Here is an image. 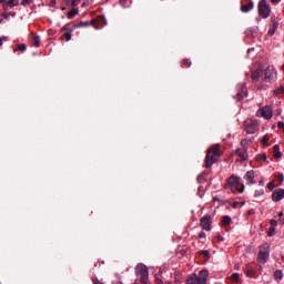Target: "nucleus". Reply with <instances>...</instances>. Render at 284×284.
Wrapping results in <instances>:
<instances>
[{"mask_svg": "<svg viewBox=\"0 0 284 284\" xmlns=\"http://www.w3.org/2000/svg\"><path fill=\"white\" fill-rule=\"evenodd\" d=\"M254 176H255L254 170L246 172V174L244 175V179L247 185H255L256 181H254Z\"/></svg>", "mask_w": 284, "mask_h": 284, "instance_id": "obj_13", "label": "nucleus"}, {"mask_svg": "<svg viewBox=\"0 0 284 284\" xmlns=\"http://www.w3.org/2000/svg\"><path fill=\"white\" fill-rule=\"evenodd\" d=\"M275 281H283V271L282 270H276L273 274Z\"/></svg>", "mask_w": 284, "mask_h": 284, "instance_id": "obj_21", "label": "nucleus"}, {"mask_svg": "<svg viewBox=\"0 0 284 284\" xmlns=\"http://www.w3.org/2000/svg\"><path fill=\"white\" fill-rule=\"evenodd\" d=\"M165 284H172L171 282H166Z\"/></svg>", "mask_w": 284, "mask_h": 284, "instance_id": "obj_62", "label": "nucleus"}, {"mask_svg": "<svg viewBox=\"0 0 284 284\" xmlns=\"http://www.w3.org/2000/svg\"><path fill=\"white\" fill-rule=\"evenodd\" d=\"M257 10L262 19H267L272 12V8H270V4H267V0H260Z\"/></svg>", "mask_w": 284, "mask_h": 284, "instance_id": "obj_6", "label": "nucleus"}, {"mask_svg": "<svg viewBox=\"0 0 284 284\" xmlns=\"http://www.w3.org/2000/svg\"><path fill=\"white\" fill-rule=\"evenodd\" d=\"M257 90H263V85H258V87H257Z\"/></svg>", "mask_w": 284, "mask_h": 284, "instance_id": "obj_56", "label": "nucleus"}, {"mask_svg": "<svg viewBox=\"0 0 284 284\" xmlns=\"http://www.w3.org/2000/svg\"><path fill=\"white\" fill-rule=\"evenodd\" d=\"M235 154H237V156H240V159L242 161H247V149L246 148L237 149L235 151Z\"/></svg>", "mask_w": 284, "mask_h": 284, "instance_id": "obj_15", "label": "nucleus"}, {"mask_svg": "<svg viewBox=\"0 0 284 284\" xmlns=\"http://www.w3.org/2000/svg\"><path fill=\"white\" fill-rule=\"evenodd\" d=\"M90 26H93V28H95L97 30H101V28L105 26V16H98L91 21H81L79 23L72 24L74 30H77V28H90Z\"/></svg>", "mask_w": 284, "mask_h": 284, "instance_id": "obj_2", "label": "nucleus"}, {"mask_svg": "<svg viewBox=\"0 0 284 284\" xmlns=\"http://www.w3.org/2000/svg\"><path fill=\"white\" fill-rule=\"evenodd\" d=\"M34 0H22L21 1V6H28L30 3H32Z\"/></svg>", "mask_w": 284, "mask_h": 284, "instance_id": "obj_37", "label": "nucleus"}, {"mask_svg": "<svg viewBox=\"0 0 284 284\" xmlns=\"http://www.w3.org/2000/svg\"><path fill=\"white\" fill-rule=\"evenodd\" d=\"M18 50L20 52H26V50H28V47L26 45V43L19 44L17 49H13V52H17Z\"/></svg>", "mask_w": 284, "mask_h": 284, "instance_id": "obj_28", "label": "nucleus"}, {"mask_svg": "<svg viewBox=\"0 0 284 284\" xmlns=\"http://www.w3.org/2000/svg\"><path fill=\"white\" fill-rule=\"evenodd\" d=\"M247 141H248V142H252V139H248V140H247V139H244V140H242V141H241V144L243 145V143H247Z\"/></svg>", "mask_w": 284, "mask_h": 284, "instance_id": "obj_46", "label": "nucleus"}, {"mask_svg": "<svg viewBox=\"0 0 284 284\" xmlns=\"http://www.w3.org/2000/svg\"><path fill=\"white\" fill-rule=\"evenodd\" d=\"M276 74L274 65H268L264 71H262V81L265 83H272L276 80Z\"/></svg>", "mask_w": 284, "mask_h": 284, "instance_id": "obj_5", "label": "nucleus"}, {"mask_svg": "<svg viewBox=\"0 0 284 284\" xmlns=\"http://www.w3.org/2000/svg\"><path fill=\"white\" fill-rule=\"evenodd\" d=\"M255 159L256 161H260V163L263 161H267V154L265 153L257 154Z\"/></svg>", "mask_w": 284, "mask_h": 284, "instance_id": "obj_27", "label": "nucleus"}, {"mask_svg": "<svg viewBox=\"0 0 284 284\" xmlns=\"http://www.w3.org/2000/svg\"><path fill=\"white\" fill-rule=\"evenodd\" d=\"M282 112H283V109H277L276 110L277 116H281Z\"/></svg>", "mask_w": 284, "mask_h": 284, "instance_id": "obj_48", "label": "nucleus"}, {"mask_svg": "<svg viewBox=\"0 0 284 284\" xmlns=\"http://www.w3.org/2000/svg\"><path fill=\"white\" fill-rule=\"evenodd\" d=\"M67 2L71 3L72 8H77L81 3V0H67Z\"/></svg>", "mask_w": 284, "mask_h": 284, "instance_id": "obj_30", "label": "nucleus"}, {"mask_svg": "<svg viewBox=\"0 0 284 284\" xmlns=\"http://www.w3.org/2000/svg\"><path fill=\"white\" fill-rule=\"evenodd\" d=\"M281 0H271V3H278Z\"/></svg>", "mask_w": 284, "mask_h": 284, "instance_id": "obj_54", "label": "nucleus"}, {"mask_svg": "<svg viewBox=\"0 0 284 284\" xmlns=\"http://www.w3.org/2000/svg\"><path fill=\"white\" fill-rule=\"evenodd\" d=\"M268 258H270V244L264 243L260 246L257 261H260V263H267Z\"/></svg>", "mask_w": 284, "mask_h": 284, "instance_id": "obj_8", "label": "nucleus"}, {"mask_svg": "<svg viewBox=\"0 0 284 284\" xmlns=\"http://www.w3.org/2000/svg\"><path fill=\"white\" fill-rule=\"evenodd\" d=\"M3 45V39L0 38V48Z\"/></svg>", "mask_w": 284, "mask_h": 284, "instance_id": "obj_55", "label": "nucleus"}, {"mask_svg": "<svg viewBox=\"0 0 284 284\" xmlns=\"http://www.w3.org/2000/svg\"><path fill=\"white\" fill-rule=\"evenodd\" d=\"M273 150L275 152V154H274L275 159H281L283 156V153L281 152V146L278 144H275L273 146Z\"/></svg>", "mask_w": 284, "mask_h": 284, "instance_id": "obj_19", "label": "nucleus"}, {"mask_svg": "<svg viewBox=\"0 0 284 284\" xmlns=\"http://www.w3.org/2000/svg\"><path fill=\"white\" fill-rule=\"evenodd\" d=\"M276 234V229L274 226L270 227L267 231V236L272 237Z\"/></svg>", "mask_w": 284, "mask_h": 284, "instance_id": "obj_32", "label": "nucleus"}, {"mask_svg": "<svg viewBox=\"0 0 284 284\" xmlns=\"http://www.w3.org/2000/svg\"><path fill=\"white\" fill-rule=\"evenodd\" d=\"M213 201H219V196H214V197H213Z\"/></svg>", "mask_w": 284, "mask_h": 284, "instance_id": "obj_57", "label": "nucleus"}, {"mask_svg": "<svg viewBox=\"0 0 284 284\" xmlns=\"http://www.w3.org/2000/svg\"><path fill=\"white\" fill-rule=\"evenodd\" d=\"M241 205H245V202H242Z\"/></svg>", "mask_w": 284, "mask_h": 284, "instance_id": "obj_59", "label": "nucleus"}, {"mask_svg": "<svg viewBox=\"0 0 284 284\" xmlns=\"http://www.w3.org/2000/svg\"><path fill=\"white\" fill-rule=\"evenodd\" d=\"M200 227L205 230V232H210L212 230V215L206 214L200 219Z\"/></svg>", "mask_w": 284, "mask_h": 284, "instance_id": "obj_10", "label": "nucleus"}, {"mask_svg": "<svg viewBox=\"0 0 284 284\" xmlns=\"http://www.w3.org/2000/svg\"><path fill=\"white\" fill-rule=\"evenodd\" d=\"M232 223V217H230V215H224L223 217H222V224L224 225V226H227V225H230Z\"/></svg>", "mask_w": 284, "mask_h": 284, "instance_id": "obj_23", "label": "nucleus"}, {"mask_svg": "<svg viewBox=\"0 0 284 284\" xmlns=\"http://www.w3.org/2000/svg\"><path fill=\"white\" fill-rule=\"evenodd\" d=\"M221 156V144H213L206 152L204 165L205 168H211L213 163L219 161Z\"/></svg>", "mask_w": 284, "mask_h": 284, "instance_id": "obj_1", "label": "nucleus"}, {"mask_svg": "<svg viewBox=\"0 0 284 284\" xmlns=\"http://www.w3.org/2000/svg\"><path fill=\"white\" fill-rule=\"evenodd\" d=\"M267 187L272 191L276 185L274 184V181L268 182Z\"/></svg>", "mask_w": 284, "mask_h": 284, "instance_id": "obj_38", "label": "nucleus"}, {"mask_svg": "<svg viewBox=\"0 0 284 284\" xmlns=\"http://www.w3.org/2000/svg\"><path fill=\"white\" fill-rule=\"evenodd\" d=\"M261 77H263V71H261V70H255V71H252V73H251V79H252L253 83H256V81H258L261 79Z\"/></svg>", "mask_w": 284, "mask_h": 284, "instance_id": "obj_16", "label": "nucleus"}, {"mask_svg": "<svg viewBox=\"0 0 284 284\" xmlns=\"http://www.w3.org/2000/svg\"><path fill=\"white\" fill-rule=\"evenodd\" d=\"M93 284H103V282L99 281V278H94Z\"/></svg>", "mask_w": 284, "mask_h": 284, "instance_id": "obj_44", "label": "nucleus"}, {"mask_svg": "<svg viewBox=\"0 0 284 284\" xmlns=\"http://www.w3.org/2000/svg\"><path fill=\"white\" fill-rule=\"evenodd\" d=\"M284 94V85H281L278 89L274 90V95Z\"/></svg>", "mask_w": 284, "mask_h": 284, "instance_id": "obj_29", "label": "nucleus"}, {"mask_svg": "<svg viewBox=\"0 0 284 284\" xmlns=\"http://www.w3.org/2000/svg\"><path fill=\"white\" fill-rule=\"evenodd\" d=\"M278 216H280V219H281V216H283V212L278 213Z\"/></svg>", "mask_w": 284, "mask_h": 284, "instance_id": "obj_58", "label": "nucleus"}, {"mask_svg": "<svg viewBox=\"0 0 284 284\" xmlns=\"http://www.w3.org/2000/svg\"><path fill=\"white\" fill-rule=\"evenodd\" d=\"M155 282H156L158 284H163V281L160 280L159 277L155 278Z\"/></svg>", "mask_w": 284, "mask_h": 284, "instance_id": "obj_49", "label": "nucleus"}, {"mask_svg": "<svg viewBox=\"0 0 284 284\" xmlns=\"http://www.w3.org/2000/svg\"><path fill=\"white\" fill-rule=\"evenodd\" d=\"M270 225H272V227H276V225H278V222H276V220H271Z\"/></svg>", "mask_w": 284, "mask_h": 284, "instance_id": "obj_39", "label": "nucleus"}, {"mask_svg": "<svg viewBox=\"0 0 284 284\" xmlns=\"http://www.w3.org/2000/svg\"><path fill=\"white\" fill-rule=\"evenodd\" d=\"M197 254H200L201 256H204L206 261H210V251L207 250L199 251Z\"/></svg>", "mask_w": 284, "mask_h": 284, "instance_id": "obj_25", "label": "nucleus"}, {"mask_svg": "<svg viewBox=\"0 0 284 284\" xmlns=\"http://www.w3.org/2000/svg\"><path fill=\"white\" fill-rule=\"evenodd\" d=\"M225 190H231V192L243 194L245 192V185L241 184V179L232 175L227 179L226 184L224 185Z\"/></svg>", "mask_w": 284, "mask_h": 284, "instance_id": "obj_3", "label": "nucleus"}, {"mask_svg": "<svg viewBox=\"0 0 284 284\" xmlns=\"http://www.w3.org/2000/svg\"><path fill=\"white\" fill-rule=\"evenodd\" d=\"M32 45L34 48H39L41 45V37L39 36H33L32 37Z\"/></svg>", "mask_w": 284, "mask_h": 284, "instance_id": "obj_20", "label": "nucleus"}, {"mask_svg": "<svg viewBox=\"0 0 284 284\" xmlns=\"http://www.w3.org/2000/svg\"><path fill=\"white\" fill-rule=\"evenodd\" d=\"M237 92L234 97L236 101H243L247 97V87L245 84H239L236 88Z\"/></svg>", "mask_w": 284, "mask_h": 284, "instance_id": "obj_11", "label": "nucleus"}, {"mask_svg": "<svg viewBox=\"0 0 284 284\" xmlns=\"http://www.w3.org/2000/svg\"><path fill=\"white\" fill-rule=\"evenodd\" d=\"M77 14H79V9H73L68 12L67 17H68V19H74V17H77Z\"/></svg>", "mask_w": 284, "mask_h": 284, "instance_id": "obj_24", "label": "nucleus"}, {"mask_svg": "<svg viewBox=\"0 0 284 284\" xmlns=\"http://www.w3.org/2000/svg\"><path fill=\"white\" fill-rule=\"evenodd\" d=\"M204 181H205V173H202V174H200V175L197 176V182L204 183Z\"/></svg>", "mask_w": 284, "mask_h": 284, "instance_id": "obj_34", "label": "nucleus"}, {"mask_svg": "<svg viewBox=\"0 0 284 284\" xmlns=\"http://www.w3.org/2000/svg\"><path fill=\"white\" fill-rule=\"evenodd\" d=\"M277 128L280 130H283L284 129V122H282V121L277 122Z\"/></svg>", "mask_w": 284, "mask_h": 284, "instance_id": "obj_40", "label": "nucleus"}, {"mask_svg": "<svg viewBox=\"0 0 284 284\" xmlns=\"http://www.w3.org/2000/svg\"><path fill=\"white\" fill-rule=\"evenodd\" d=\"M244 131L246 132V134H256V132H258V122L254 119L245 120Z\"/></svg>", "mask_w": 284, "mask_h": 284, "instance_id": "obj_7", "label": "nucleus"}, {"mask_svg": "<svg viewBox=\"0 0 284 284\" xmlns=\"http://www.w3.org/2000/svg\"><path fill=\"white\" fill-rule=\"evenodd\" d=\"M239 278H240L239 273H233V274L231 275V281H233L234 283L239 282Z\"/></svg>", "mask_w": 284, "mask_h": 284, "instance_id": "obj_33", "label": "nucleus"}, {"mask_svg": "<svg viewBox=\"0 0 284 284\" xmlns=\"http://www.w3.org/2000/svg\"><path fill=\"white\" fill-rule=\"evenodd\" d=\"M261 116H263L264 119H267L270 121V119H272V116H273L272 108L265 106V108L261 109Z\"/></svg>", "mask_w": 284, "mask_h": 284, "instance_id": "obj_14", "label": "nucleus"}, {"mask_svg": "<svg viewBox=\"0 0 284 284\" xmlns=\"http://www.w3.org/2000/svg\"><path fill=\"white\" fill-rule=\"evenodd\" d=\"M262 194H265V192L263 190H261L260 192H256L255 196H261Z\"/></svg>", "mask_w": 284, "mask_h": 284, "instance_id": "obj_43", "label": "nucleus"}, {"mask_svg": "<svg viewBox=\"0 0 284 284\" xmlns=\"http://www.w3.org/2000/svg\"><path fill=\"white\" fill-rule=\"evenodd\" d=\"M3 40L7 41L8 39H6V37H3Z\"/></svg>", "mask_w": 284, "mask_h": 284, "instance_id": "obj_60", "label": "nucleus"}, {"mask_svg": "<svg viewBox=\"0 0 284 284\" xmlns=\"http://www.w3.org/2000/svg\"><path fill=\"white\" fill-rule=\"evenodd\" d=\"M284 197V190L283 189H277L273 191L271 199L274 201V203H278V201H283Z\"/></svg>", "mask_w": 284, "mask_h": 284, "instance_id": "obj_12", "label": "nucleus"}, {"mask_svg": "<svg viewBox=\"0 0 284 284\" xmlns=\"http://www.w3.org/2000/svg\"><path fill=\"white\" fill-rule=\"evenodd\" d=\"M239 205H241V203L234 202V203L232 204V207L236 209V207H239Z\"/></svg>", "mask_w": 284, "mask_h": 284, "instance_id": "obj_47", "label": "nucleus"}, {"mask_svg": "<svg viewBox=\"0 0 284 284\" xmlns=\"http://www.w3.org/2000/svg\"><path fill=\"white\" fill-rule=\"evenodd\" d=\"M182 65H184V68H190L192 65V62L190 61V59H183Z\"/></svg>", "mask_w": 284, "mask_h": 284, "instance_id": "obj_31", "label": "nucleus"}, {"mask_svg": "<svg viewBox=\"0 0 284 284\" xmlns=\"http://www.w3.org/2000/svg\"><path fill=\"white\" fill-rule=\"evenodd\" d=\"M258 185H265V182L263 180H260Z\"/></svg>", "mask_w": 284, "mask_h": 284, "instance_id": "obj_52", "label": "nucleus"}, {"mask_svg": "<svg viewBox=\"0 0 284 284\" xmlns=\"http://www.w3.org/2000/svg\"><path fill=\"white\" fill-rule=\"evenodd\" d=\"M205 236H206V235H205V232H200V233H199V239H205Z\"/></svg>", "mask_w": 284, "mask_h": 284, "instance_id": "obj_42", "label": "nucleus"}, {"mask_svg": "<svg viewBox=\"0 0 284 284\" xmlns=\"http://www.w3.org/2000/svg\"><path fill=\"white\" fill-rule=\"evenodd\" d=\"M50 6H51V8H54V6H57V1L55 0H51Z\"/></svg>", "mask_w": 284, "mask_h": 284, "instance_id": "obj_45", "label": "nucleus"}, {"mask_svg": "<svg viewBox=\"0 0 284 284\" xmlns=\"http://www.w3.org/2000/svg\"><path fill=\"white\" fill-rule=\"evenodd\" d=\"M0 3H3V6H6V3H8L7 0H0Z\"/></svg>", "mask_w": 284, "mask_h": 284, "instance_id": "obj_53", "label": "nucleus"}, {"mask_svg": "<svg viewBox=\"0 0 284 284\" xmlns=\"http://www.w3.org/2000/svg\"><path fill=\"white\" fill-rule=\"evenodd\" d=\"M247 214H248V216H252V214H254V210H248Z\"/></svg>", "mask_w": 284, "mask_h": 284, "instance_id": "obj_51", "label": "nucleus"}, {"mask_svg": "<svg viewBox=\"0 0 284 284\" xmlns=\"http://www.w3.org/2000/svg\"><path fill=\"white\" fill-rule=\"evenodd\" d=\"M277 181H280V185L283 184L284 175H283L282 173H280V174L277 175Z\"/></svg>", "mask_w": 284, "mask_h": 284, "instance_id": "obj_36", "label": "nucleus"}, {"mask_svg": "<svg viewBox=\"0 0 284 284\" xmlns=\"http://www.w3.org/2000/svg\"><path fill=\"white\" fill-rule=\"evenodd\" d=\"M282 70L284 71V64L282 65Z\"/></svg>", "mask_w": 284, "mask_h": 284, "instance_id": "obj_61", "label": "nucleus"}, {"mask_svg": "<svg viewBox=\"0 0 284 284\" xmlns=\"http://www.w3.org/2000/svg\"><path fill=\"white\" fill-rule=\"evenodd\" d=\"M278 29V22H274L272 28L268 30V34L271 37H274V34L276 33V30Z\"/></svg>", "mask_w": 284, "mask_h": 284, "instance_id": "obj_22", "label": "nucleus"}, {"mask_svg": "<svg viewBox=\"0 0 284 284\" xmlns=\"http://www.w3.org/2000/svg\"><path fill=\"white\" fill-rule=\"evenodd\" d=\"M250 10H254V1H248L247 4L241 6V12H250Z\"/></svg>", "mask_w": 284, "mask_h": 284, "instance_id": "obj_17", "label": "nucleus"}, {"mask_svg": "<svg viewBox=\"0 0 284 284\" xmlns=\"http://www.w3.org/2000/svg\"><path fill=\"white\" fill-rule=\"evenodd\" d=\"M60 32H63L61 36V39H64L65 41H72V32H74V27L71 23H67Z\"/></svg>", "mask_w": 284, "mask_h": 284, "instance_id": "obj_9", "label": "nucleus"}, {"mask_svg": "<svg viewBox=\"0 0 284 284\" xmlns=\"http://www.w3.org/2000/svg\"><path fill=\"white\" fill-rule=\"evenodd\" d=\"M121 6H125L128 3V0H120Z\"/></svg>", "mask_w": 284, "mask_h": 284, "instance_id": "obj_50", "label": "nucleus"}, {"mask_svg": "<svg viewBox=\"0 0 284 284\" xmlns=\"http://www.w3.org/2000/svg\"><path fill=\"white\" fill-rule=\"evenodd\" d=\"M281 221L284 223V217Z\"/></svg>", "mask_w": 284, "mask_h": 284, "instance_id": "obj_63", "label": "nucleus"}, {"mask_svg": "<svg viewBox=\"0 0 284 284\" xmlns=\"http://www.w3.org/2000/svg\"><path fill=\"white\" fill-rule=\"evenodd\" d=\"M207 276H210V271L202 270L199 275L191 274L186 277V284H207Z\"/></svg>", "mask_w": 284, "mask_h": 284, "instance_id": "obj_4", "label": "nucleus"}, {"mask_svg": "<svg viewBox=\"0 0 284 284\" xmlns=\"http://www.w3.org/2000/svg\"><path fill=\"white\" fill-rule=\"evenodd\" d=\"M216 241H219V243H222V241H224V239L222 237L221 234H217L216 235Z\"/></svg>", "mask_w": 284, "mask_h": 284, "instance_id": "obj_41", "label": "nucleus"}, {"mask_svg": "<svg viewBox=\"0 0 284 284\" xmlns=\"http://www.w3.org/2000/svg\"><path fill=\"white\" fill-rule=\"evenodd\" d=\"M246 276H247L248 278H252V276H254V271H253L252 268H248V270L246 271Z\"/></svg>", "mask_w": 284, "mask_h": 284, "instance_id": "obj_35", "label": "nucleus"}, {"mask_svg": "<svg viewBox=\"0 0 284 284\" xmlns=\"http://www.w3.org/2000/svg\"><path fill=\"white\" fill-rule=\"evenodd\" d=\"M16 6H19V0H9L3 4V9L8 10V8H14Z\"/></svg>", "mask_w": 284, "mask_h": 284, "instance_id": "obj_18", "label": "nucleus"}, {"mask_svg": "<svg viewBox=\"0 0 284 284\" xmlns=\"http://www.w3.org/2000/svg\"><path fill=\"white\" fill-rule=\"evenodd\" d=\"M270 135H264L263 139H262V145L264 148H270Z\"/></svg>", "mask_w": 284, "mask_h": 284, "instance_id": "obj_26", "label": "nucleus"}]
</instances>
